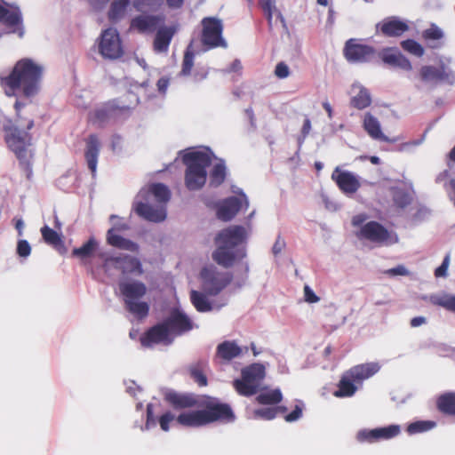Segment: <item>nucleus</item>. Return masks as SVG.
Wrapping results in <instances>:
<instances>
[{
    "instance_id": "nucleus-1",
    "label": "nucleus",
    "mask_w": 455,
    "mask_h": 455,
    "mask_svg": "<svg viewBox=\"0 0 455 455\" xmlns=\"http://www.w3.org/2000/svg\"><path fill=\"white\" fill-rule=\"evenodd\" d=\"M45 68L44 64L30 58L18 60L12 71L1 78L6 95H22L26 98L36 96L42 88Z\"/></svg>"
},
{
    "instance_id": "nucleus-2",
    "label": "nucleus",
    "mask_w": 455,
    "mask_h": 455,
    "mask_svg": "<svg viewBox=\"0 0 455 455\" xmlns=\"http://www.w3.org/2000/svg\"><path fill=\"white\" fill-rule=\"evenodd\" d=\"M250 228L232 225L220 230L214 238L212 259L220 266L229 268L246 257L245 243Z\"/></svg>"
},
{
    "instance_id": "nucleus-3",
    "label": "nucleus",
    "mask_w": 455,
    "mask_h": 455,
    "mask_svg": "<svg viewBox=\"0 0 455 455\" xmlns=\"http://www.w3.org/2000/svg\"><path fill=\"white\" fill-rule=\"evenodd\" d=\"M250 228L232 225L220 230L214 238L212 259L220 266L229 268L246 257L245 243Z\"/></svg>"
},
{
    "instance_id": "nucleus-4",
    "label": "nucleus",
    "mask_w": 455,
    "mask_h": 455,
    "mask_svg": "<svg viewBox=\"0 0 455 455\" xmlns=\"http://www.w3.org/2000/svg\"><path fill=\"white\" fill-rule=\"evenodd\" d=\"M220 419L233 420L232 410L228 404L210 399L203 410L184 411L177 417L167 411L159 418V424L161 429L166 432L170 429L169 424L174 420L184 427H198Z\"/></svg>"
},
{
    "instance_id": "nucleus-5",
    "label": "nucleus",
    "mask_w": 455,
    "mask_h": 455,
    "mask_svg": "<svg viewBox=\"0 0 455 455\" xmlns=\"http://www.w3.org/2000/svg\"><path fill=\"white\" fill-rule=\"evenodd\" d=\"M170 199L168 188L161 183L142 188L136 196L133 210L143 219L161 222L166 219L165 204Z\"/></svg>"
},
{
    "instance_id": "nucleus-6",
    "label": "nucleus",
    "mask_w": 455,
    "mask_h": 455,
    "mask_svg": "<svg viewBox=\"0 0 455 455\" xmlns=\"http://www.w3.org/2000/svg\"><path fill=\"white\" fill-rule=\"evenodd\" d=\"M193 328V323L189 317L180 308L171 311L166 320L151 328L141 338V345L151 347L155 344L169 345L175 335L188 331Z\"/></svg>"
},
{
    "instance_id": "nucleus-7",
    "label": "nucleus",
    "mask_w": 455,
    "mask_h": 455,
    "mask_svg": "<svg viewBox=\"0 0 455 455\" xmlns=\"http://www.w3.org/2000/svg\"><path fill=\"white\" fill-rule=\"evenodd\" d=\"M212 153L208 150H192L183 156L187 166L185 185L188 190L201 189L207 179L206 168L212 164Z\"/></svg>"
},
{
    "instance_id": "nucleus-8",
    "label": "nucleus",
    "mask_w": 455,
    "mask_h": 455,
    "mask_svg": "<svg viewBox=\"0 0 455 455\" xmlns=\"http://www.w3.org/2000/svg\"><path fill=\"white\" fill-rule=\"evenodd\" d=\"M34 125L33 120H23L19 117L16 124L10 130L7 142L17 157L23 163L28 164L32 156L31 138L27 130Z\"/></svg>"
},
{
    "instance_id": "nucleus-9",
    "label": "nucleus",
    "mask_w": 455,
    "mask_h": 455,
    "mask_svg": "<svg viewBox=\"0 0 455 455\" xmlns=\"http://www.w3.org/2000/svg\"><path fill=\"white\" fill-rule=\"evenodd\" d=\"M126 309L138 318L145 317L148 313V303L140 299L146 294V285L139 281H124L119 283Z\"/></svg>"
},
{
    "instance_id": "nucleus-10",
    "label": "nucleus",
    "mask_w": 455,
    "mask_h": 455,
    "mask_svg": "<svg viewBox=\"0 0 455 455\" xmlns=\"http://www.w3.org/2000/svg\"><path fill=\"white\" fill-rule=\"evenodd\" d=\"M266 376L263 364L255 363L244 367L241 371V379L234 380L236 392L243 396H251L261 389V382Z\"/></svg>"
},
{
    "instance_id": "nucleus-11",
    "label": "nucleus",
    "mask_w": 455,
    "mask_h": 455,
    "mask_svg": "<svg viewBox=\"0 0 455 455\" xmlns=\"http://www.w3.org/2000/svg\"><path fill=\"white\" fill-rule=\"evenodd\" d=\"M380 370L377 362L358 364L343 375V397H350L363 387V380L371 378Z\"/></svg>"
},
{
    "instance_id": "nucleus-12",
    "label": "nucleus",
    "mask_w": 455,
    "mask_h": 455,
    "mask_svg": "<svg viewBox=\"0 0 455 455\" xmlns=\"http://www.w3.org/2000/svg\"><path fill=\"white\" fill-rule=\"evenodd\" d=\"M231 279L232 275L228 272L220 271L213 265L204 267L200 272L202 290L212 296L219 294Z\"/></svg>"
},
{
    "instance_id": "nucleus-13",
    "label": "nucleus",
    "mask_w": 455,
    "mask_h": 455,
    "mask_svg": "<svg viewBox=\"0 0 455 455\" xmlns=\"http://www.w3.org/2000/svg\"><path fill=\"white\" fill-rule=\"evenodd\" d=\"M98 52L105 60H115L124 54L120 35L117 29L108 28L97 39Z\"/></svg>"
},
{
    "instance_id": "nucleus-14",
    "label": "nucleus",
    "mask_w": 455,
    "mask_h": 455,
    "mask_svg": "<svg viewBox=\"0 0 455 455\" xmlns=\"http://www.w3.org/2000/svg\"><path fill=\"white\" fill-rule=\"evenodd\" d=\"M202 25V44L207 49L223 47L227 48L228 44L222 37L223 24L220 19L213 17L204 18L201 21Z\"/></svg>"
},
{
    "instance_id": "nucleus-15",
    "label": "nucleus",
    "mask_w": 455,
    "mask_h": 455,
    "mask_svg": "<svg viewBox=\"0 0 455 455\" xmlns=\"http://www.w3.org/2000/svg\"><path fill=\"white\" fill-rule=\"evenodd\" d=\"M360 236L380 245H392L398 242L395 233L388 231L376 221L366 223L360 230Z\"/></svg>"
},
{
    "instance_id": "nucleus-16",
    "label": "nucleus",
    "mask_w": 455,
    "mask_h": 455,
    "mask_svg": "<svg viewBox=\"0 0 455 455\" xmlns=\"http://www.w3.org/2000/svg\"><path fill=\"white\" fill-rule=\"evenodd\" d=\"M99 256L104 261V266L107 269L115 267L119 269L124 274L137 273L141 274V264L140 260L134 257L119 253L116 256H108L107 253H100Z\"/></svg>"
},
{
    "instance_id": "nucleus-17",
    "label": "nucleus",
    "mask_w": 455,
    "mask_h": 455,
    "mask_svg": "<svg viewBox=\"0 0 455 455\" xmlns=\"http://www.w3.org/2000/svg\"><path fill=\"white\" fill-rule=\"evenodd\" d=\"M110 221L112 223V228L108 231L107 240L108 243L115 247L130 251H137L139 246L137 243H133L131 240L125 239L119 235H117L116 231H122L128 229V226L122 222L121 220L116 216H110Z\"/></svg>"
},
{
    "instance_id": "nucleus-18",
    "label": "nucleus",
    "mask_w": 455,
    "mask_h": 455,
    "mask_svg": "<svg viewBox=\"0 0 455 455\" xmlns=\"http://www.w3.org/2000/svg\"><path fill=\"white\" fill-rule=\"evenodd\" d=\"M0 22L11 28L12 29V33H18L20 37L23 36L24 30L21 27L22 15L18 6L12 5L4 1H1Z\"/></svg>"
},
{
    "instance_id": "nucleus-19",
    "label": "nucleus",
    "mask_w": 455,
    "mask_h": 455,
    "mask_svg": "<svg viewBox=\"0 0 455 455\" xmlns=\"http://www.w3.org/2000/svg\"><path fill=\"white\" fill-rule=\"evenodd\" d=\"M235 192L242 196V199L231 196L221 202L218 207V218L224 221L232 220L242 208L243 204L246 208L249 206L247 196L242 191Z\"/></svg>"
},
{
    "instance_id": "nucleus-20",
    "label": "nucleus",
    "mask_w": 455,
    "mask_h": 455,
    "mask_svg": "<svg viewBox=\"0 0 455 455\" xmlns=\"http://www.w3.org/2000/svg\"><path fill=\"white\" fill-rule=\"evenodd\" d=\"M401 432L399 425H389L374 429H363L357 433V439L361 442L374 443L379 440H387L398 435Z\"/></svg>"
},
{
    "instance_id": "nucleus-21",
    "label": "nucleus",
    "mask_w": 455,
    "mask_h": 455,
    "mask_svg": "<svg viewBox=\"0 0 455 455\" xmlns=\"http://www.w3.org/2000/svg\"><path fill=\"white\" fill-rule=\"evenodd\" d=\"M373 55L371 47L359 44L355 39H350L346 43L345 56L350 62H364L370 60Z\"/></svg>"
},
{
    "instance_id": "nucleus-22",
    "label": "nucleus",
    "mask_w": 455,
    "mask_h": 455,
    "mask_svg": "<svg viewBox=\"0 0 455 455\" xmlns=\"http://www.w3.org/2000/svg\"><path fill=\"white\" fill-rule=\"evenodd\" d=\"M363 127L367 134L373 140L390 143L400 140L399 137L390 139L386 136L381 131V125L378 118L369 112L365 113L363 116Z\"/></svg>"
},
{
    "instance_id": "nucleus-23",
    "label": "nucleus",
    "mask_w": 455,
    "mask_h": 455,
    "mask_svg": "<svg viewBox=\"0 0 455 455\" xmlns=\"http://www.w3.org/2000/svg\"><path fill=\"white\" fill-rule=\"evenodd\" d=\"M161 21L160 16L140 14L131 20L130 29L141 34H149L156 29Z\"/></svg>"
},
{
    "instance_id": "nucleus-24",
    "label": "nucleus",
    "mask_w": 455,
    "mask_h": 455,
    "mask_svg": "<svg viewBox=\"0 0 455 455\" xmlns=\"http://www.w3.org/2000/svg\"><path fill=\"white\" fill-rule=\"evenodd\" d=\"M247 347H241L234 340H226L220 343L216 348V357L225 362L239 357L243 352H247Z\"/></svg>"
},
{
    "instance_id": "nucleus-25",
    "label": "nucleus",
    "mask_w": 455,
    "mask_h": 455,
    "mask_svg": "<svg viewBox=\"0 0 455 455\" xmlns=\"http://www.w3.org/2000/svg\"><path fill=\"white\" fill-rule=\"evenodd\" d=\"M420 76L425 82L445 81L452 84L455 81V75L447 71L443 67L437 68L431 66H424L421 68Z\"/></svg>"
},
{
    "instance_id": "nucleus-26",
    "label": "nucleus",
    "mask_w": 455,
    "mask_h": 455,
    "mask_svg": "<svg viewBox=\"0 0 455 455\" xmlns=\"http://www.w3.org/2000/svg\"><path fill=\"white\" fill-rule=\"evenodd\" d=\"M380 28L381 32L387 36H399L409 28L406 22L396 17L384 20L381 24L377 25V28Z\"/></svg>"
},
{
    "instance_id": "nucleus-27",
    "label": "nucleus",
    "mask_w": 455,
    "mask_h": 455,
    "mask_svg": "<svg viewBox=\"0 0 455 455\" xmlns=\"http://www.w3.org/2000/svg\"><path fill=\"white\" fill-rule=\"evenodd\" d=\"M349 93L351 96V105L358 109H363L371 103L369 91L360 84L355 83Z\"/></svg>"
},
{
    "instance_id": "nucleus-28",
    "label": "nucleus",
    "mask_w": 455,
    "mask_h": 455,
    "mask_svg": "<svg viewBox=\"0 0 455 455\" xmlns=\"http://www.w3.org/2000/svg\"><path fill=\"white\" fill-rule=\"evenodd\" d=\"M100 142L96 135H91L86 142L85 158L92 174L96 172Z\"/></svg>"
},
{
    "instance_id": "nucleus-29",
    "label": "nucleus",
    "mask_w": 455,
    "mask_h": 455,
    "mask_svg": "<svg viewBox=\"0 0 455 455\" xmlns=\"http://www.w3.org/2000/svg\"><path fill=\"white\" fill-rule=\"evenodd\" d=\"M175 32L176 28L173 26L160 28L156 32L154 41L155 51L158 52H167L172 38Z\"/></svg>"
},
{
    "instance_id": "nucleus-30",
    "label": "nucleus",
    "mask_w": 455,
    "mask_h": 455,
    "mask_svg": "<svg viewBox=\"0 0 455 455\" xmlns=\"http://www.w3.org/2000/svg\"><path fill=\"white\" fill-rule=\"evenodd\" d=\"M165 398L176 410L190 408L197 403L196 398L191 395L169 392L166 394Z\"/></svg>"
},
{
    "instance_id": "nucleus-31",
    "label": "nucleus",
    "mask_w": 455,
    "mask_h": 455,
    "mask_svg": "<svg viewBox=\"0 0 455 455\" xmlns=\"http://www.w3.org/2000/svg\"><path fill=\"white\" fill-rule=\"evenodd\" d=\"M99 248V243L94 237H91L85 243L79 248H75L72 251V255L76 257L80 260L85 262L97 251Z\"/></svg>"
},
{
    "instance_id": "nucleus-32",
    "label": "nucleus",
    "mask_w": 455,
    "mask_h": 455,
    "mask_svg": "<svg viewBox=\"0 0 455 455\" xmlns=\"http://www.w3.org/2000/svg\"><path fill=\"white\" fill-rule=\"evenodd\" d=\"M190 300L196 309L199 312H209L213 308L211 301L206 297L205 292L191 291Z\"/></svg>"
},
{
    "instance_id": "nucleus-33",
    "label": "nucleus",
    "mask_w": 455,
    "mask_h": 455,
    "mask_svg": "<svg viewBox=\"0 0 455 455\" xmlns=\"http://www.w3.org/2000/svg\"><path fill=\"white\" fill-rule=\"evenodd\" d=\"M113 111L114 109L109 106H101L97 108L90 115V122L94 125L101 126L110 119Z\"/></svg>"
},
{
    "instance_id": "nucleus-34",
    "label": "nucleus",
    "mask_w": 455,
    "mask_h": 455,
    "mask_svg": "<svg viewBox=\"0 0 455 455\" xmlns=\"http://www.w3.org/2000/svg\"><path fill=\"white\" fill-rule=\"evenodd\" d=\"M129 1L130 0H110L108 19L113 22L120 20L125 14Z\"/></svg>"
},
{
    "instance_id": "nucleus-35",
    "label": "nucleus",
    "mask_w": 455,
    "mask_h": 455,
    "mask_svg": "<svg viewBox=\"0 0 455 455\" xmlns=\"http://www.w3.org/2000/svg\"><path fill=\"white\" fill-rule=\"evenodd\" d=\"M393 200L396 206L404 208L411 204L412 200V192L404 188L395 187L392 188Z\"/></svg>"
},
{
    "instance_id": "nucleus-36",
    "label": "nucleus",
    "mask_w": 455,
    "mask_h": 455,
    "mask_svg": "<svg viewBox=\"0 0 455 455\" xmlns=\"http://www.w3.org/2000/svg\"><path fill=\"white\" fill-rule=\"evenodd\" d=\"M430 302L455 313V295L447 293L432 295Z\"/></svg>"
},
{
    "instance_id": "nucleus-37",
    "label": "nucleus",
    "mask_w": 455,
    "mask_h": 455,
    "mask_svg": "<svg viewBox=\"0 0 455 455\" xmlns=\"http://www.w3.org/2000/svg\"><path fill=\"white\" fill-rule=\"evenodd\" d=\"M259 5L267 16L269 27L273 26L274 17H275V21L277 20H281V21H283L281 13L275 6V0H259Z\"/></svg>"
},
{
    "instance_id": "nucleus-38",
    "label": "nucleus",
    "mask_w": 455,
    "mask_h": 455,
    "mask_svg": "<svg viewBox=\"0 0 455 455\" xmlns=\"http://www.w3.org/2000/svg\"><path fill=\"white\" fill-rule=\"evenodd\" d=\"M438 409L446 414L455 415V393H446L437 401Z\"/></svg>"
},
{
    "instance_id": "nucleus-39",
    "label": "nucleus",
    "mask_w": 455,
    "mask_h": 455,
    "mask_svg": "<svg viewBox=\"0 0 455 455\" xmlns=\"http://www.w3.org/2000/svg\"><path fill=\"white\" fill-rule=\"evenodd\" d=\"M360 177L349 172H343V193L354 194L361 186Z\"/></svg>"
},
{
    "instance_id": "nucleus-40",
    "label": "nucleus",
    "mask_w": 455,
    "mask_h": 455,
    "mask_svg": "<svg viewBox=\"0 0 455 455\" xmlns=\"http://www.w3.org/2000/svg\"><path fill=\"white\" fill-rule=\"evenodd\" d=\"M283 395L280 389H273L259 394L256 400L262 404H275L281 402Z\"/></svg>"
},
{
    "instance_id": "nucleus-41",
    "label": "nucleus",
    "mask_w": 455,
    "mask_h": 455,
    "mask_svg": "<svg viewBox=\"0 0 455 455\" xmlns=\"http://www.w3.org/2000/svg\"><path fill=\"white\" fill-rule=\"evenodd\" d=\"M164 0H134V8L142 12H155L157 11L162 4Z\"/></svg>"
},
{
    "instance_id": "nucleus-42",
    "label": "nucleus",
    "mask_w": 455,
    "mask_h": 455,
    "mask_svg": "<svg viewBox=\"0 0 455 455\" xmlns=\"http://www.w3.org/2000/svg\"><path fill=\"white\" fill-rule=\"evenodd\" d=\"M226 177V167L223 161L220 160L214 164L211 172V183L214 186L220 185Z\"/></svg>"
},
{
    "instance_id": "nucleus-43",
    "label": "nucleus",
    "mask_w": 455,
    "mask_h": 455,
    "mask_svg": "<svg viewBox=\"0 0 455 455\" xmlns=\"http://www.w3.org/2000/svg\"><path fill=\"white\" fill-rule=\"evenodd\" d=\"M206 366V363L204 361L198 362L196 364L192 365L190 368V373L192 378L196 382L198 383L199 386H206L207 379L206 376L203 373V368Z\"/></svg>"
},
{
    "instance_id": "nucleus-44",
    "label": "nucleus",
    "mask_w": 455,
    "mask_h": 455,
    "mask_svg": "<svg viewBox=\"0 0 455 455\" xmlns=\"http://www.w3.org/2000/svg\"><path fill=\"white\" fill-rule=\"evenodd\" d=\"M435 427V422L431 420H421L411 423L407 427V432L410 435L423 433L428 431Z\"/></svg>"
},
{
    "instance_id": "nucleus-45",
    "label": "nucleus",
    "mask_w": 455,
    "mask_h": 455,
    "mask_svg": "<svg viewBox=\"0 0 455 455\" xmlns=\"http://www.w3.org/2000/svg\"><path fill=\"white\" fill-rule=\"evenodd\" d=\"M41 233L44 240L53 246H57L61 243V237L60 235L54 231L53 229L50 228L48 226H44L41 228Z\"/></svg>"
},
{
    "instance_id": "nucleus-46",
    "label": "nucleus",
    "mask_w": 455,
    "mask_h": 455,
    "mask_svg": "<svg viewBox=\"0 0 455 455\" xmlns=\"http://www.w3.org/2000/svg\"><path fill=\"white\" fill-rule=\"evenodd\" d=\"M278 411H285V407L277 408H261L253 411V417L256 419H272L275 417Z\"/></svg>"
},
{
    "instance_id": "nucleus-47",
    "label": "nucleus",
    "mask_w": 455,
    "mask_h": 455,
    "mask_svg": "<svg viewBox=\"0 0 455 455\" xmlns=\"http://www.w3.org/2000/svg\"><path fill=\"white\" fill-rule=\"evenodd\" d=\"M194 65V54L192 52V44H190L184 55L181 74L183 76H188L190 74L192 67Z\"/></svg>"
},
{
    "instance_id": "nucleus-48",
    "label": "nucleus",
    "mask_w": 455,
    "mask_h": 455,
    "mask_svg": "<svg viewBox=\"0 0 455 455\" xmlns=\"http://www.w3.org/2000/svg\"><path fill=\"white\" fill-rule=\"evenodd\" d=\"M402 47L406 52H408L417 57H420L424 53L423 47L414 40L409 39V40L403 41Z\"/></svg>"
},
{
    "instance_id": "nucleus-49",
    "label": "nucleus",
    "mask_w": 455,
    "mask_h": 455,
    "mask_svg": "<svg viewBox=\"0 0 455 455\" xmlns=\"http://www.w3.org/2000/svg\"><path fill=\"white\" fill-rule=\"evenodd\" d=\"M443 36V33L441 28L436 27L435 25H432L429 28L426 29L423 32V36L426 40H438L442 38Z\"/></svg>"
},
{
    "instance_id": "nucleus-50",
    "label": "nucleus",
    "mask_w": 455,
    "mask_h": 455,
    "mask_svg": "<svg viewBox=\"0 0 455 455\" xmlns=\"http://www.w3.org/2000/svg\"><path fill=\"white\" fill-rule=\"evenodd\" d=\"M399 55V52L387 50L383 52L382 60L385 63L395 67Z\"/></svg>"
},
{
    "instance_id": "nucleus-51",
    "label": "nucleus",
    "mask_w": 455,
    "mask_h": 455,
    "mask_svg": "<svg viewBox=\"0 0 455 455\" xmlns=\"http://www.w3.org/2000/svg\"><path fill=\"white\" fill-rule=\"evenodd\" d=\"M303 407L304 404L301 402L296 404L294 410L285 416V420L287 422H293L300 419V417L302 416Z\"/></svg>"
},
{
    "instance_id": "nucleus-52",
    "label": "nucleus",
    "mask_w": 455,
    "mask_h": 455,
    "mask_svg": "<svg viewBox=\"0 0 455 455\" xmlns=\"http://www.w3.org/2000/svg\"><path fill=\"white\" fill-rule=\"evenodd\" d=\"M311 128L312 127H311L310 120L307 117H305L304 121H303L302 127H301V134L298 138L299 147H300L302 145L306 137L309 134Z\"/></svg>"
},
{
    "instance_id": "nucleus-53",
    "label": "nucleus",
    "mask_w": 455,
    "mask_h": 455,
    "mask_svg": "<svg viewBox=\"0 0 455 455\" xmlns=\"http://www.w3.org/2000/svg\"><path fill=\"white\" fill-rule=\"evenodd\" d=\"M449 264H450V256L446 255L444 257L441 266H439L435 271V277H446Z\"/></svg>"
},
{
    "instance_id": "nucleus-54",
    "label": "nucleus",
    "mask_w": 455,
    "mask_h": 455,
    "mask_svg": "<svg viewBox=\"0 0 455 455\" xmlns=\"http://www.w3.org/2000/svg\"><path fill=\"white\" fill-rule=\"evenodd\" d=\"M304 300L307 303H316L319 301V297L314 292V291L306 284L303 289Z\"/></svg>"
},
{
    "instance_id": "nucleus-55",
    "label": "nucleus",
    "mask_w": 455,
    "mask_h": 455,
    "mask_svg": "<svg viewBox=\"0 0 455 455\" xmlns=\"http://www.w3.org/2000/svg\"><path fill=\"white\" fill-rule=\"evenodd\" d=\"M17 252L20 257H28L31 252V247L28 241L20 240L18 242Z\"/></svg>"
},
{
    "instance_id": "nucleus-56",
    "label": "nucleus",
    "mask_w": 455,
    "mask_h": 455,
    "mask_svg": "<svg viewBox=\"0 0 455 455\" xmlns=\"http://www.w3.org/2000/svg\"><path fill=\"white\" fill-rule=\"evenodd\" d=\"M386 274L390 276L395 275H408L410 274L409 270L403 265H398L395 267L387 269Z\"/></svg>"
},
{
    "instance_id": "nucleus-57",
    "label": "nucleus",
    "mask_w": 455,
    "mask_h": 455,
    "mask_svg": "<svg viewBox=\"0 0 455 455\" xmlns=\"http://www.w3.org/2000/svg\"><path fill=\"white\" fill-rule=\"evenodd\" d=\"M275 74L279 78H286L290 74L288 66L283 62L278 63L275 67Z\"/></svg>"
},
{
    "instance_id": "nucleus-58",
    "label": "nucleus",
    "mask_w": 455,
    "mask_h": 455,
    "mask_svg": "<svg viewBox=\"0 0 455 455\" xmlns=\"http://www.w3.org/2000/svg\"><path fill=\"white\" fill-rule=\"evenodd\" d=\"M156 418L153 415L152 411V404H148L147 406V422L145 425V429H150L151 427H156Z\"/></svg>"
},
{
    "instance_id": "nucleus-59",
    "label": "nucleus",
    "mask_w": 455,
    "mask_h": 455,
    "mask_svg": "<svg viewBox=\"0 0 455 455\" xmlns=\"http://www.w3.org/2000/svg\"><path fill=\"white\" fill-rule=\"evenodd\" d=\"M321 198L328 211H336L338 209L337 204L331 201L330 196L323 191L321 193Z\"/></svg>"
},
{
    "instance_id": "nucleus-60",
    "label": "nucleus",
    "mask_w": 455,
    "mask_h": 455,
    "mask_svg": "<svg viewBox=\"0 0 455 455\" xmlns=\"http://www.w3.org/2000/svg\"><path fill=\"white\" fill-rule=\"evenodd\" d=\"M285 247V242L280 236H278L273 245L272 252L274 255H278Z\"/></svg>"
},
{
    "instance_id": "nucleus-61",
    "label": "nucleus",
    "mask_w": 455,
    "mask_h": 455,
    "mask_svg": "<svg viewBox=\"0 0 455 455\" xmlns=\"http://www.w3.org/2000/svg\"><path fill=\"white\" fill-rule=\"evenodd\" d=\"M395 67L400 68L404 70L411 69V62L401 53L398 57L397 63H396Z\"/></svg>"
},
{
    "instance_id": "nucleus-62",
    "label": "nucleus",
    "mask_w": 455,
    "mask_h": 455,
    "mask_svg": "<svg viewBox=\"0 0 455 455\" xmlns=\"http://www.w3.org/2000/svg\"><path fill=\"white\" fill-rule=\"evenodd\" d=\"M169 83H170V80L167 77H161L158 80L156 86H157V90H158L159 93H161L163 95L165 94L167 88L169 86Z\"/></svg>"
},
{
    "instance_id": "nucleus-63",
    "label": "nucleus",
    "mask_w": 455,
    "mask_h": 455,
    "mask_svg": "<svg viewBox=\"0 0 455 455\" xmlns=\"http://www.w3.org/2000/svg\"><path fill=\"white\" fill-rule=\"evenodd\" d=\"M331 179L336 182L339 189H341V170L337 166L331 175Z\"/></svg>"
},
{
    "instance_id": "nucleus-64",
    "label": "nucleus",
    "mask_w": 455,
    "mask_h": 455,
    "mask_svg": "<svg viewBox=\"0 0 455 455\" xmlns=\"http://www.w3.org/2000/svg\"><path fill=\"white\" fill-rule=\"evenodd\" d=\"M184 0H166V4L171 9H179L183 5Z\"/></svg>"
}]
</instances>
